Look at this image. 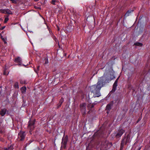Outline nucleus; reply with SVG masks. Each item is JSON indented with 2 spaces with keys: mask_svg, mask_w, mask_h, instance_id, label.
<instances>
[{
  "mask_svg": "<svg viewBox=\"0 0 150 150\" xmlns=\"http://www.w3.org/2000/svg\"><path fill=\"white\" fill-rule=\"evenodd\" d=\"M39 66H38L37 67V68L38 69V70L39 69Z\"/></svg>",
  "mask_w": 150,
  "mask_h": 150,
  "instance_id": "393cba45",
  "label": "nucleus"
},
{
  "mask_svg": "<svg viewBox=\"0 0 150 150\" xmlns=\"http://www.w3.org/2000/svg\"><path fill=\"white\" fill-rule=\"evenodd\" d=\"M35 121L34 120H30L28 122V128L30 130V133L31 131L33 130L35 128Z\"/></svg>",
  "mask_w": 150,
  "mask_h": 150,
  "instance_id": "f03ea898",
  "label": "nucleus"
},
{
  "mask_svg": "<svg viewBox=\"0 0 150 150\" xmlns=\"http://www.w3.org/2000/svg\"><path fill=\"white\" fill-rule=\"evenodd\" d=\"M10 1H11L12 3H16V0H10Z\"/></svg>",
  "mask_w": 150,
  "mask_h": 150,
  "instance_id": "4be33fe9",
  "label": "nucleus"
},
{
  "mask_svg": "<svg viewBox=\"0 0 150 150\" xmlns=\"http://www.w3.org/2000/svg\"><path fill=\"white\" fill-rule=\"evenodd\" d=\"M140 148H140L139 149V150H140Z\"/></svg>",
  "mask_w": 150,
  "mask_h": 150,
  "instance_id": "7c9ffc66",
  "label": "nucleus"
},
{
  "mask_svg": "<svg viewBox=\"0 0 150 150\" xmlns=\"http://www.w3.org/2000/svg\"><path fill=\"white\" fill-rule=\"evenodd\" d=\"M14 87L15 88L18 89L19 88V86L18 83L16 82L14 83Z\"/></svg>",
  "mask_w": 150,
  "mask_h": 150,
  "instance_id": "4468645a",
  "label": "nucleus"
},
{
  "mask_svg": "<svg viewBox=\"0 0 150 150\" xmlns=\"http://www.w3.org/2000/svg\"><path fill=\"white\" fill-rule=\"evenodd\" d=\"M3 12L8 14H12L11 11L9 9H6Z\"/></svg>",
  "mask_w": 150,
  "mask_h": 150,
  "instance_id": "9b49d317",
  "label": "nucleus"
},
{
  "mask_svg": "<svg viewBox=\"0 0 150 150\" xmlns=\"http://www.w3.org/2000/svg\"><path fill=\"white\" fill-rule=\"evenodd\" d=\"M1 38L3 40V41L4 42L5 44L7 43L6 40H7V39L6 38H3V37L1 36Z\"/></svg>",
  "mask_w": 150,
  "mask_h": 150,
  "instance_id": "dca6fc26",
  "label": "nucleus"
},
{
  "mask_svg": "<svg viewBox=\"0 0 150 150\" xmlns=\"http://www.w3.org/2000/svg\"><path fill=\"white\" fill-rule=\"evenodd\" d=\"M4 28H5V27H3V28H2V30Z\"/></svg>",
  "mask_w": 150,
  "mask_h": 150,
  "instance_id": "bb28decb",
  "label": "nucleus"
},
{
  "mask_svg": "<svg viewBox=\"0 0 150 150\" xmlns=\"http://www.w3.org/2000/svg\"><path fill=\"white\" fill-rule=\"evenodd\" d=\"M13 149V146H11L10 147H8V148H5L4 149V150H8L9 149Z\"/></svg>",
  "mask_w": 150,
  "mask_h": 150,
  "instance_id": "f3484780",
  "label": "nucleus"
},
{
  "mask_svg": "<svg viewBox=\"0 0 150 150\" xmlns=\"http://www.w3.org/2000/svg\"><path fill=\"white\" fill-rule=\"evenodd\" d=\"M67 142V139L65 138L62 139L61 150L66 148Z\"/></svg>",
  "mask_w": 150,
  "mask_h": 150,
  "instance_id": "7ed1b4c3",
  "label": "nucleus"
},
{
  "mask_svg": "<svg viewBox=\"0 0 150 150\" xmlns=\"http://www.w3.org/2000/svg\"><path fill=\"white\" fill-rule=\"evenodd\" d=\"M25 136V132H21L18 134V139L20 141L23 140L24 139Z\"/></svg>",
  "mask_w": 150,
  "mask_h": 150,
  "instance_id": "39448f33",
  "label": "nucleus"
},
{
  "mask_svg": "<svg viewBox=\"0 0 150 150\" xmlns=\"http://www.w3.org/2000/svg\"><path fill=\"white\" fill-rule=\"evenodd\" d=\"M125 132L124 130L122 129H119L117 133H115V134H116L115 137L117 138H118L120 137L122 134L124 133Z\"/></svg>",
  "mask_w": 150,
  "mask_h": 150,
  "instance_id": "20e7f679",
  "label": "nucleus"
},
{
  "mask_svg": "<svg viewBox=\"0 0 150 150\" xmlns=\"http://www.w3.org/2000/svg\"><path fill=\"white\" fill-rule=\"evenodd\" d=\"M4 75H6V72H5V71H4Z\"/></svg>",
  "mask_w": 150,
  "mask_h": 150,
  "instance_id": "a878e982",
  "label": "nucleus"
},
{
  "mask_svg": "<svg viewBox=\"0 0 150 150\" xmlns=\"http://www.w3.org/2000/svg\"><path fill=\"white\" fill-rule=\"evenodd\" d=\"M111 104H108L106 107V109L108 110H110L111 108Z\"/></svg>",
  "mask_w": 150,
  "mask_h": 150,
  "instance_id": "2eb2a0df",
  "label": "nucleus"
},
{
  "mask_svg": "<svg viewBox=\"0 0 150 150\" xmlns=\"http://www.w3.org/2000/svg\"><path fill=\"white\" fill-rule=\"evenodd\" d=\"M14 61L16 63H17L18 65H21L22 64V60L21 58L18 57L16 58L15 59Z\"/></svg>",
  "mask_w": 150,
  "mask_h": 150,
  "instance_id": "6e6552de",
  "label": "nucleus"
},
{
  "mask_svg": "<svg viewBox=\"0 0 150 150\" xmlns=\"http://www.w3.org/2000/svg\"><path fill=\"white\" fill-rule=\"evenodd\" d=\"M131 12V11H127L126 13L125 14V15L126 16H129V14Z\"/></svg>",
  "mask_w": 150,
  "mask_h": 150,
  "instance_id": "a211bd4d",
  "label": "nucleus"
},
{
  "mask_svg": "<svg viewBox=\"0 0 150 150\" xmlns=\"http://www.w3.org/2000/svg\"><path fill=\"white\" fill-rule=\"evenodd\" d=\"M35 0V1H38L39 0Z\"/></svg>",
  "mask_w": 150,
  "mask_h": 150,
  "instance_id": "c756f323",
  "label": "nucleus"
},
{
  "mask_svg": "<svg viewBox=\"0 0 150 150\" xmlns=\"http://www.w3.org/2000/svg\"><path fill=\"white\" fill-rule=\"evenodd\" d=\"M48 61L47 59H46L45 63H44V64H48Z\"/></svg>",
  "mask_w": 150,
  "mask_h": 150,
  "instance_id": "5701e85b",
  "label": "nucleus"
},
{
  "mask_svg": "<svg viewBox=\"0 0 150 150\" xmlns=\"http://www.w3.org/2000/svg\"><path fill=\"white\" fill-rule=\"evenodd\" d=\"M56 1L55 0H52L51 1V3L54 5H55V3Z\"/></svg>",
  "mask_w": 150,
  "mask_h": 150,
  "instance_id": "aec40b11",
  "label": "nucleus"
},
{
  "mask_svg": "<svg viewBox=\"0 0 150 150\" xmlns=\"http://www.w3.org/2000/svg\"><path fill=\"white\" fill-rule=\"evenodd\" d=\"M104 76V74L100 78L96 84L90 87V91L93 93V96L94 97H99L101 95L100 91L105 85L104 79H103Z\"/></svg>",
  "mask_w": 150,
  "mask_h": 150,
  "instance_id": "f257e3e1",
  "label": "nucleus"
},
{
  "mask_svg": "<svg viewBox=\"0 0 150 150\" xmlns=\"http://www.w3.org/2000/svg\"><path fill=\"white\" fill-rule=\"evenodd\" d=\"M130 141V137L127 136L126 138V140L125 143V141L124 139H123L121 143V147L123 146L124 144L125 143L126 144L128 142H129Z\"/></svg>",
  "mask_w": 150,
  "mask_h": 150,
  "instance_id": "0eeeda50",
  "label": "nucleus"
},
{
  "mask_svg": "<svg viewBox=\"0 0 150 150\" xmlns=\"http://www.w3.org/2000/svg\"><path fill=\"white\" fill-rule=\"evenodd\" d=\"M26 87H25V86H23V87H22L21 89V92L23 93H25L26 92Z\"/></svg>",
  "mask_w": 150,
  "mask_h": 150,
  "instance_id": "f8f14e48",
  "label": "nucleus"
},
{
  "mask_svg": "<svg viewBox=\"0 0 150 150\" xmlns=\"http://www.w3.org/2000/svg\"><path fill=\"white\" fill-rule=\"evenodd\" d=\"M119 77H118L117 79L116 80H115V82H116V83H117V82H118V80L119 79Z\"/></svg>",
  "mask_w": 150,
  "mask_h": 150,
  "instance_id": "b1692460",
  "label": "nucleus"
},
{
  "mask_svg": "<svg viewBox=\"0 0 150 150\" xmlns=\"http://www.w3.org/2000/svg\"><path fill=\"white\" fill-rule=\"evenodd\" d=\"M20 83L21 84H25L26 83V82L24 80H20Z\"/></svg>",
  "mask_w": 150,
  "mask_h": 150,
  "instance_id": "6ab92c4d",
  "label": "nucleus"
},
{
  "mask_svg": "<svg viewBox=\"0 0 150 150\" xmlns=\"http://www.w3.org/2000/svg\"><path fill=\"white\" fill-rule=\"evenodd\" d=\"M60 106H61V105H60L59 106V107H58V108H59V107H60Z\"/></svg>",
  "mask_w": 150,
  "mask_h": 150,
  "instance_id": "cd10ccee",
  "label": "nucleus"
},
{
  "mask_svg": "<svg viewBox=\"0 0 150 150\" xmlns=\"http://www.w3.org/2000/svg\"><path fill=\"white\" fill-rule=\"evenodd\" d=\"M59 30V28H58V30Z\"/></svg>",
  "mask_w": 150,
  "mask_h": 150,
  "instance_id": "c85d7f7f",
  "label": "nucleus"
},
{
  "mask_svg": "<svg viewBox=\"0 0 150 150\" xmlns=\"http://www.w3.org/2000/svg\"><path fill=\"white\" fill-rule=\"evenodd\" d=\"M8 20V18H5L4 20V22L6 23Z\"/></svg>",
  "mask_w": 150,
  "mask_h": 150,
  "instance_id": "412c9836",
  "label": "nucleus"
},
{
  "mask_svg": "<svg viewBox=\"0 0 150 150\" xmlns=\"http://www.w3.org/2000/svg\"><path fill=\"white\" fill-rule=\"evenodd\" d=\"M86 104L85 103H82L80 105L81 111L83 114H84L86 112Z\"/></svg>",
  "mask_w": 150,
  "mask_h": 150,
  "instance_id": "423d86ee",
  "label": "nucleus"
},
{
  "mask_svg": "<svg viewBox=\"0 0 150 150\" xmlns=\"http://www.w3.org/2000/svg\"><path fill=\"white\" fill-rule=\"evenodd\" d=\"M134 45L137 46L141 47L142 46L143 44L141 43L137 42L134 43Z\"/></svg>",
  "mask_w": 150,
  "mask_h": 150,
  "instance_id": "ddd939ff",
  "label": "nucleus"
},
{
  "mask_svg": "<svg viewBox=\"0 0 150 150\" xmlns=\"http://www.w3.org/2000/svg\"><path fill=\"white\" fill-rule=\"evenodd\" d=\"M117 86V83H116V82H115L113 85L112 89V91L114 92L116 89Z\"/></svg>",
  "mask_w": 150,
  "mask_h": 150,
  "instance_id": "9d476101",
  "label": "nucleus"
},
{
  "mask_svg": "<svg viewBox=\"0 0 150 150\" xmlns=\"http://www.w3.org/2000/svg\"><path fill=\"white\" fill-rule=\"evenodd\" d=\"M7 110L5 108L2 109L0 111V114L1 116H4L6 114Z\"/></svg>",
  "mask_w": 150,
  "mask_h": 150,
  "instance_id": "1a4fd4ad",
  "label": "nucleus"
}]
</instances>
